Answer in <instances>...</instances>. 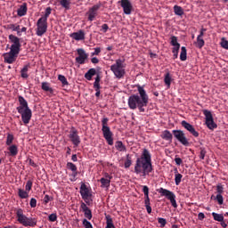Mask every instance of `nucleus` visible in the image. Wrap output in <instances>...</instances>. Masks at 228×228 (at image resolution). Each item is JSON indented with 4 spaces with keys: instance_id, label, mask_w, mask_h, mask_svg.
<instances>
[{
    "instance_id": "64",
    "label": "nucleus",
    "mask_w": 228,
    "mask_h": 228,
    "mask_svg": "<svg viewBox=\"0 0 228 228\" xmlns=\"http://www.w3.org/2000/svg\"><path fill=\"white\" fill-rule=\"evenodd\" d=\"M170 202L173 208H177V201H175V198L173 200H170Z\"/></svg>"
},
{
    "instance_id": "5",
    "label": "nucleus",
    "mask_w": 228,
    "mask_h": 228,
    "mask_svg": "<svg viewBox=\"0 0 228 228\" xmlns=\"http://www.w3.org/2000/svg\"><path fill=\"white\" fill-rule=\"evenodd\" d=\"M126 59H117L116 62L110 66V70L118 79H122L126 76Z\"/></svg>"
},
{
    "instance_id": "25",
    "label": "nucleus",
    "mask_w": 228,
    "mask_h": 228,
    "mask_svg": "<svg viewBox=\"0 0 228 228\" xmlns=\"http://www.w3.org/2000/svg\"><path fill=\"white\" fill-rule=\"evenodd\" d=\"M115 148L119 152H126L127 151V148H126V145H124V142H122V141H117L115 143Z\"/></svg>"
},
{
    "instance_id": "13",
    "label": "nucleus",
    "mask_w": 228,
    "mask_h": 228,
    "mask_svg": "<svg viewBox=\"0 0 228 228\" xmlns=\"http://www.w3.org/2000/svg\"><path fill=\"white\" fill-rule=\"evenodd\" d=\"M100 8H101V5L99 4H94L93 7L89 8L88 12H86V15L90 22H93V20H95V18L99 15Z\"/></svg>"
},
{
    "instance_id": "48",
    "label": "nucleus",
    "mask_w": 228,
    "mask_h": 228,
    "mask_svg": "<svg viewBox=\"0 0 228 228\" xmlns=\"http://www.w3.org/2000/svg\"><path fill=\"white\" fill-rule=\"evenodd\" d=\"M171 45L175 46V45H179V42H177V37L175 36H172L171 37V41H170Z\"/></svg>"
},
{
    "instance_id": "8",
    "label": "nucleus",
    "mask_w": 228,
    "mask_h": 228,
    "mask_svg": "<svg viewBox=\"0 0 228 228\" xmlns=\"http://www.w3.org/2000/svg\"><path fill=\"white\" fill-rule=\"evenodd\" d=\"M68 138H69L74 147H79L81 143V137H79V132H77V129H76V127L71 126Z\"/></svg>"
},
{
    "instance_id": "35",
    "label": "nucleus",
    "mask_w": 228,
    "mask_h": 228,
    "mask_svg": "<svg viewBox=\"0 0 228 228\" xmlns=\"http://www.w3.org/2000/svg\"><path fill=\"white\" fill-rule=\"evenodd\" d=\"M18 195H19L20 199H28V197H29V192L28 191L19 189Z\"/></svg>"
},
{
    "instance_id": "20",
    "label": "nucleus",
    "mask_w": 228,
    "mask_h": 228,
    "mask_svg": "<svg viewBox=\"0 0 228 228\" xmlns=\"http://www.w3.org/2000/svg\"><path fill=\"white\" fill-rule=\"evenodd\" d=\"M28 13V4L23 3L17 10L18 17H24Z\"/></svg>"
},
{
    "instance_id": "44",
    "label": "nucleus",
    "mask_w": 228,
    "mask_h": 228,
    "mask_svg": "<svg viewBox=\"0 0 228 228\" xmlns=\"http://www.w3.org/2000/svg\"><path fill=\"white\" fill-rule=\"evenodd\" d=\"M215 200L217 201V204L219 206L224 205V196H222V194H217L215 198Z\"/></svg>"
},
{
    "instance_id": "21",
    "label": "nucleus",
    "mask_w": 228,
    "mask_h": 228,
    "mask_svg": "<svg viewBox=\"0 0 228 228\" xmlns=\"http://www.w3.org/2000/svg\"><path fill=\"white\" fill-rule=\"evenodd\" d=\"M160 136L162 140H166V142H169L170 143H172V139L174 138V135L172 134V133H170V131L164 130Z\"/></svg>"
},
{
    "instance_id": "15",
    "label": "nucleus",
    "mask_w": 228,
    "mask_h": 228,
    "mask_svg": "<svg viewBox=\"0 0 228 228\" xmlns=\"http://www.w3.org/2000/svg\"><path fill=\"white\" fill-rule=\"evenodd\" d=\"M121 7L123 8V12L126 15H131L133 12V4L129 0H121L120 2Z\"/></svg>"
},
{
    "instance_id": "18",
    "label": "nucleus",
    "mask_w": 228,
    "mask_h": 228,
    "mask_svg": "<svg viewBox=\"0 0 228 228\" xmlns=\"http://www.w3.org/2000/svg\"><path fill=\"white\" fill-rule=\"evenodd\" d=\"M4 60L5 63H9V64L15 63V61H17V55L11 53L9 52L4 54Z\"/></svg>"
},
{
    "instance_id": "16",
    "label": "nucleus",
    "mask_w": 228,
    "mask_h": 228,
    "mask_svg": "<svg viewBox=\"0 0 228 228\" xmlns=\"http://www.w3.org/2000/svg\"><path fill=\"white\" fill-rule=\"evenodd\" d=\"M80 208L82 209L84 213L85 218L87 220H91L93 218L92 210L88 208V206L86 205L85 202H82L80 205Z\"/></svg>"
},
{
    "instance_id": "43",
    "label": "nucleus",
    "mask_w": 228,
    "mask_h": 228,
    "mask_svg": "<svg viewBox=\"0 0 228 228\" xmlns=\"http://www.w3.org/2000/svg\"><path fill=\"white\" fill-rule=\"evenodd\" d=\"M67 168H69V170H71V172H77V167L75 166V164L72 163V162H68L67 163Z\"/></svg>"
},
{
    "instance_id": "41",
    "label": "nucleus",
    "mask_w": 228,
    "mask_h": 228,
    "mask_svg": "<svg viewBox=\"0 0 228 228\" xmlns=\"http://www.w3.org/2000/svg\"><path fill=\"white\" fill-rule=\"evenodd\" d=\"M51 12H53V9L51 7H47L45 9V13L44 16L41 17V19L47 20L49 19V15H51Z\"/></svg>"
},
{
    "instance_id": "4",
    "label": "nucleus",
    "mask_w": 228,
    "mask_h": 228,
    "mask_svg": "<svg viewBox=\"0 0 228 228\" xmlns=\"http://www.w3.org/2000/svg\"><path fill=\"white\" fill-rule=\"evenodd\" d=\"M16 217L21 225L24 227H36L38 220L35 217H28L26 215H24V210L22 208H18L16 210Z\"/></svg>"
},
{
    "instance_id": "7",
    "label": "nucleus",
    "mask_w": 228,
    "mask_h": 228,
    "mask_svg": "<svg viewBox=\"0 0 228 228\" xmlns=\"http://www.w3.org/2000/svg\"><path fill=\"white\" fill-rule=\"evenodd\" d=\"M172 133L174 137L176 138L183 147H190V140L186 138V134L183 130H173Z\"/></svg>"
},
{
    "instance_id": "1",
    "label": "nucleus",
    "mask_w": 228,
    "mask_h": 228,
    "mask_svg": "<svg viewBox=\"0 0 228 228\" xmlns=\"http://www.w3.org/2000/svg\"><path fill=\"white\" fill-rule=\"evenodd\" d=\"M134 172L137 175H140V177H142L143 179L154 172V167H152V159L149 150L144 149L141 157L136 159Z\"/></svg>"
},
{
    "instance_id": "23",
    "label": "nucleus",
    "mask_w": 228,
    "mask_h": 228,
    "mask_svg": "<svg viewBox=\"0 0 228 228\" xmlns=\"http://www.w3.org/2000/svg\"><path fill=\"white\" fill-rule=\"evenodd\" d=\"M9 156L15 157L19 154V148L15 144H11L8 147Z\"/></svg>"
},
{
    "instance_id": "39",
    "label": "nucleus",
    "mask_w": 228,
    "mask_h": 228,
    "mask_svg": "<svg viewBox=\"0 0 228 228\" xmlns=\"http://www.w3.org/2000/svg\"><path fill=\"white\" fill-rule=\"evenodd\" d=\"M100 183H102V188H110L111 181H110V179H105L104 177H102L100 179Z\"/></svg>"
},
{
    "instance_id": "42",
    "label": "nucleus",
    "mask_w": 228,
    "mask_h": 228,
    "mask_svg": "<svg viewBox=\"0 0 228 228\" xmlns=\"http://www.w3.org/2000/svg\"><path fill=\"white\" fill-rule=\"evenodd\" d=\"M58 79H59V81H61V83L63 85V86H67V85H69V81H67V77H65V76L59 75Z\"/></svg>"
},
{
    "instance_id": "12",
    "label": "nucleus",
    "mask_w": 228,
    "mask_h": 228,
    "mask_svg": "<svg viewBox=\"0 0 228 228\" xmlns=\"http://www.w3.org/2000/svg\"><path fill=\"white\" fill-rule=\"evenodd\" d=\"M77 53L78 56L75 59L76 62L78 63V65H85L86 63V60H88V53H86L83 48H78Z\"/></svg>"
},
{
    "instance_id": "56",
    "label": "nucleus",
    "mask_w": 228,
    "mask_h": 228,
    "mask_svg": "<svg viewBox=\"0 0 228 228\" xmlns=\"http://www.w3.org/2000/svg\"><path fill=\"white\" fill-rule=\"evenodd\" d=\"M101 54V48L97 47L94 48V52L91 53L92 56H99Z\"/></svg>"
},
{
    "instance_id": "10",
    "label": "nucleus",
    "mask_w": 228,
    "mask_h": 228,
    "mask_svg": "<svg viewBox=\"0 0 228 228\" xmlns=\"http://www.w3.org/2000/svg\"><path fill=\"white\" fill-rule=\"evenodd\" d=\"M203 115L205 116L206 126L207 127H208V129H211L213 131V129H216V127H218V126L216 125V123H215V120L213 119V114L211 113V111L204 110Z\"/></svg>"
},
{
    "instance_id": "31",
    "label": "nucleus",
    "mask_w": 228,
    "mask_h": 228,
    "mask_svg": "<svg viewBox=\"0 0 228 228\" xmlns=\"http://www.w3.org/2000/svg\"><path fill=\"white\" fill-rule=\"evenodd\" d=\"M105 219H106L105 228H115V224H113V218H111V216L105 215Z\"/></svg>"
},
{
    "instance_id": "38",
    "label": "nucleus",
    "mask_w": 228,
    "mask_h": 228,
    "mask_svg": "<svg viewBox=\"0 0 228 228\" xmlns=\"http://www.w3.org/2000/svg\"><path fill=\"white\" fill-rule=\"evenodd\" d=\"M164 83L167 85V86L170 87V85L172 84V77H170V72H167L164 77Z\"/></svg>"
},
{
    "instance_id": "19",
    "label": "nucleus",
    "mask_w": 228,
    "mask_h": 228,
    "mask_svg": "<svg viewBox=\"0 0 228 228\" xmlns=\"http://www.w3.org/2000/svg\"><path fill=\"white\" fill-rule=\"evenodd\" d=\"M159 193L161 195H163L164 197H167V199H168V200H172L175 199V194H174V192H172L167 189L160 188Z\"/></svg>"
},
{
    "instance_id": "49",
    "label": "nucleus",
    "mask_w": 228,
    "mask_h": 228,
    "mask_svg": "<svg viewBox=\"0 0 228 228\" xmlns=\"http://www.w3.org/2000/svg\"><path fill=\"white\" fill-rule=\"evenodd\" d=\"M48 220L49 222H56V220H58V215H56V213L51 214L48 216Z\"/></svg>"
},
{
    "instance_id": "9",
    "label": "nucleus",
    "mask_w": 228,
    "mask_h": 228,
    "mask_svg": "<svg viewBox=\"0 0 228 228\" xmlns=\"http://www.w3.org/2000/svg\"><path fill=\"white\" fill-rule=\"evenodd\" d=\"M47 33V20L39 18L37 22V30L36 34L37 37H44Z\"/></svg>"
},
{
    "instance_id": "57",
    "label": "nucleus",
    "mask_w": 228,
    "mask_h": 228,
    "mask_svg": "<svg viewBox=\"0 0 228 228\" xmlns=\"http://www.w3.org/2000/svg\"><path fill=\"white\" fill-rule=\"evenodd\" d=\"M144 204H145V208L151 206V198H149V196L144 197Z\"/></svg>"
},
{
    "instance_id": "52",
    "label": "nucleus",
    "mask_w": 228,
    "mask_h": 228,
    "mask_svg": "<svg viewBox=\"0 0 228 228\" xmlns=\"http://www.w3.org/2000/svg\"><path fill=\"white\" fill-rule=\"evenodd\" d=\"M221 46L223 47V49H228V41L227 39H225V37L222 38Z\"/></svg>"
},
{
    "instance_id": "6",
    "label": "nucleus",
    "mask_w": 228,
    "mask_h": 228,
    "mask_svg": "<svg viewBox=\"0 0 228 228\" xmlns=\"http://www.w3.org/2000/svg\"><path fill=\"white\" fill-rule=\"evenodd\" d=\"M108 122H110L108 118H103L102 119V131L103 138L106 140L108 145H113V132H111V129L108 126Z\"/></svg>"
},
{
    "instance_id": "29",
    "label": "nucleus",
    "mask_w": 228,
    "mask_h": 228,
    "mask_svg": "<svg viewBox=\"0 0 228 228\" xmlns=\"http://www.w3.org/2000/svg\"><path fill=\"white\" fill-rule=\"evenodd\" d=\"M187 58H188V53L186 50V46H182L181 53H180V60L181 61H186Z\"/></svg>"
},
{
    "instance_id": "61",
    "label": "nucleus",
    "mask_w": 228,
    "mask_h": 228,
    "mask_svg": "<svg viewBox=\"0 0 228 228\" xmlns=\"http://www.w3.org/2000/svg\"><path fill=\"white\" fill-rule=\"evenodd\" d=\"M70 181H76V177H77V171H72Z\"/></svg>"
},
{
    "instance_id": "24",
    "label": "nucleus",
    "mask_w": 228,
    "mask_h": 228,
    "mask_svg": "<svg viewBox=\"0 0 228 228\" xmlns=\"http://www.w3.org/2000/svg\"><path fill=\"white\" fill-rule=\"evenodd\" d=\"M9 40L12 42V45L20 47V39L12 34L9 35Z\"/></svg>"
},
{
    "instance_id": "54",
    "label": "nucleus",
    "mask_w": 228,
    "mask_h": 228,
    "mask_svg": "<svg viewBox=\"0 0 228 228\" xmlns=\"http://www.w3.org/2000/svg\"><path fill=\"white\" fill-rule=\"evenodd\" d=\"M51 200H53V197H51L47 194L45 195V198H44L45 204H49V202H51Z\"/></svg>"
},
{
    "instance_id": "60",
    "label": "nucleus",
    "mask_w": 228,
    "mask_h": 228,
    "mask_svg": "<svg viewBox=\"0 0 228 228\" xmlns=\"http://www.w3.org/2000/svg\"><path fill=\"white\" fill-rule=\"evenodd\" d=\"M132 161H131V159H127L126 160V162H125V168H129V167H131V165H132Z\"/></svg>"
},
{
    "instance_id": "46",
    "label": "nucleus",
    "mask_w": 228,
    "mask_h": 228,
    "mask_svg": "<svg viewBox=\"0 0 228 228\" xmlns=\"http://www.w3.org/2000/svg\"><path fill=\"white\" fill-rule=\"evenodd\" d=\"M216 193L217 195H222L224 193V185L219 183L216 185Z\"/></svg>"
},
{
    "instance_id": "33",
    "label": "nucleus",
    "mask_w": 228,
    "mask_h": 228,
    "mask_svg": "<svg viewBox=\"0 0 228 228\" xmlns=\"http://www.w3.org/2000/svg\"><path fill=\"white\" fill-rule=\"evenodd\" d=\"M173 8L175 15H178L179 17H183V15H184V11L183 10V7L179 5H175Z\"/></svg>"
},
{
    "instance_id": "2",
    "label": "nucleus",
    "mask_w": 228,
    "mask_h": 228,
    "mask_svg": "<svg viewBox=\"0 0 228 228\" xmlns=\"http://www.w3.org/2000/svg\"><path fill=\"white\" fill-rule=\"evenodd\" d=\"M138 94H132L128 98V106L130 110H139L140 113H145V108L149 104V95L142 86H137Z\"/></svg>"
},
{
    "instance_id": "3",
    "label": "nucleus",
    "mask_w": 228,
    "mask_h": 228,
    "mask_svg": "<svg viewBox=\"0 0 228 228\" xmlns=\"http://www.w3.org/2000/svg\"><path fill=\"white\" fill-rule=\"evenodd\" d=\"M18 101L20 102V106L16 108L18 113L21 116V120L25 126H28L31 121V118L33 117V112L29 106L28 105V101L24 99L22 96H18Z\"/></svg>"
},
{
    "instance_id": "26",
    "label": "nucleus",
    "mask_w": 228,
    "mask_h": 228,
    "mask_svg": "<svg viewBox=\"0 0 228 228\" xmlns=\"http://www.w3.org/2000/svg\"><path fill=\"white\" fill-rule=\"evenodd\" d=\"M97 74V71L95 70V69L91 68L86 74H85V77L87 79V81H92V78L94 77V76H95Z\"/></svg>"
},
{
    "instance_id": "30",
    "label": "nucleus",
    "mask_w": 228,
    "mask_h": 228,
    "mask_svg": "<svg viewBox=\"0 0 228 228\" xmlns=\"http://www.w3.org/2000/svg\"><path fill=\"white\" fill-rule=\"evenodd\" d=\"M8 29H12V31H17L18 37H21L22 34L20 33V25L16 24H9Z\"/></svg>"
},
{
    "instance_id": "59",
    "label": "nucleus",
    "mask_w": 228,
    "mask_h": 228,
    "mask_svg": "<svg viewBox=\"0 0 228 228\" xmlns=\"http://www.w3.org/2000/svg\"><path fill=\"white\" fill-rule=\"evenodd\" d=\"M30 208H35L37 206V199L32 198L30 199Z\"/></svg>"
},
{
    "instance_id": "32",
    "label": "nucleus",
    "mask_w": 228,
    "mask_h": 228,
    "mask_svg": "<svg viewBox=\"0 0 228 228\" xmlns=\"http://www.w3.org/2000/svg\"><path fill=\"white\" fill-rule=\"evenodd\" d=\"M65 10H70V0H57Z\"/></svg>"
},
{
    "instance_id": "34",
    "label": "nucleus",
    "mask_w": 228,
    "mask_h": 228,
    "mask_svg": "<svg viewBox=\"0 0 228 228\" xmlns=\"http://www.w3.org/2000/svg\"><path fill=\"white\" fill-rule=\"evenodd\" d=\"M212 216L216 222H224V214H218L216 212L212 213Z\"/></svg>"
},
{
    "instance_id": "36",
    "label": "nucleus",
    "mask_w": 228,
    "mask_h": 228,
    "mask_svg": "<svg viewBox=\"0 0 228 228\" xmlns=\"http://www.w3.org/2000/svg\"><path fill=\"white\" fill-rule=\"evenodd\" d=\"M9 53H11V54H14L15 56H19V53H20V46H14L12 45Z\"/></svg>"
},
{
    "instance_id": "47",
    "label": "nucleus",
    "mask_w": 228,
    "mask_h": 228,
    "mask_svg": "<svg viewBox=\"0 0 228 228\" xmlns=\"http://www.w3.org/2000/svg\"><path fill=\"white\" fill-rule=\"evenodd\" d=\"M82 224H83L85 228H94V226L92 225V223H90L86 219H83Z\"/></svg>"
},
{
    "instance_id": "63",
    "label": "nucleus",
    "mask_w": 228,
    "mask_h": 228,
    "mask_svg": "<svg viewBox=\"0 0 228 228\" xmlns=\"http://www.w3.org/2000/svg\"><path fill=\"white\" fill-rule=\"evenodd\" d=\"M179 49H181V45H176L173 46L172 52L179 53Z\"/></svg>"
},
{
    "instance_id": "62",
    "label": "nucleus",
    "mask_w": 228,
    "mask_h": 228,
    "mask_svg": "<svg viewBox=\"0 0 228 228\" xmlns=\"http://www.w3.org/2000/svg\"><path fill=\"white\" fill-rule=\"evenodd\" d=\"M204 218H206V215H204V213H202V212H200L198 214V219L202 221V220H204Z\"/></svg>"
},
{
    "instance_id": "37",
    "label": "nucleus",
    "mask_w": 228,
    "mask_h": 228,
    "mask_svg": "<svg viewBox=\"0 0 228 228\" xmlns=\"http://www.w3.org/2000/svg\"><path fill=\"white\" fill-rule=\"evenodd\" d=\"M204 45H206V42L204 41V39L202 37L198 36L196 47H198L199 49H202Z\"/></svg>"
},
{
    "instance_id": "17",
    "label": "nucleus",
    "mask_w": 228,
    "mask_h": 228,
    "mask_svg": "<svg viewBox=\"0 0 228 228\" xmlns=\"http://www.w3.org/2000/svg\"><path fill=\"white\" fill-rule=\"evenodd\" d=\"M69 37L70 38H73V40L77 41L85 40V31L80 29L77 32L71 33Z\"/></svg>"
},
{
    "instance_id": "28",
    "label": "nucleus",
    "mask_w": 228,
    "mask_h": 228,
    "mask_svg": "<svg viewBox=\"0 0 228 228\" xmlns=\"http://www.w3.org/2000/svg\"><path fill=\"white\" fill-rule=\"evenodd\" d=\"M41 88L42 90H44V92H49L51 94H54V89L51 87V84H49V82H43Z\"/></svg>"
},
{
    "instance_id": "45",
    "label": "nucleus",
    "mask_w": 228,
    "mask_h": 228,
    "mask_svg": "<svg viewBox=\"0 0 228 228\" xmlns=\"http://www.w3.org/2000/svg\"><path fill=\"white\" fill-rule=\"evenodd\" d=\"M31 188H33V181L31 180H28L26 186H25V190L26 191H31Z\"/></svg>"
},
{
    "instance_id": "27",
    "label": "nucleus",
    "mask_w": 228,
    "mask_h": 228,
    "mask_svg": "<svg viewBox=\"0 0 228 228\" xmlns=\"http://www.w3.org/2000/svg\"><path fill=\"white\" fill-rule=\"evenodd\" d=\"M183 181V175L179 173L177 168L175 169V183L176 186H179L181 184V182Z\"/></svg>"
},
{
    "instance_id": "11",
    "label": "nucleus",
    "mask_w": 228,
    "mask_h": 228,
    "mask_svg": "<svg viewBox=\"0 0 228 228\" xmlns=\"http://www.w3.org/2000/svg\"><path fill=\"white\" fill-rule=\"evenodd\" d=\"M80 195L83 200H85L86 204H87V206H90V198H92V193H90V190L85 183H81Z\"/></svg>"
},
{
    "instance_id": "22",
    "label": "nucleus",
    "mask_w": 228,
    "mask_h": 228,
    "mask_svg": "<svg viewBox=\"0 0 228 228\" xmlns=\"http://www.w3.org/2000/svg\"><path fill=\"white\" fill-rule=\"evenodd\" d=\"M30 67L29 64H27L20 69V76L23 79H28V77H29L28 72L29 71Z\"/></svg>"
},
{
    "instance_id": "14",
    "label": "nucleus",
    "mask_w": 228,
    "mask_h": 228,
    "mask_svg": "<svg viewBox=\"0 0 228 228\" xmlns=\"http://www.w3.org/2000/svg\"><path fill=\"white\" fill-rule=\"evenodd\" d=\"M181 126L182 127H184V129H186V131H189L191 134H192V136H194V138H199V132H197V130H195V127L188 123L186 120H183L181 122Z\"/></svg>"
},
{
    "instance_id": "40",
    "label": "nucleus",
    "mask_w": 228,
    "mask_h": 228,
    "mask_svg": "<svg viewBox=\"0 0 228 228\" xmlns=\"http://www.w3.org/2000/svg\"><path fill=\"white\" fill-rule=\"evenodd\" d=\"M13 140H15V137L12 135V134L8 133L6 137L5 144L7 146H10L13 143Z\"/></svg>"
},
{
    "instance_id": "58",
    "label": "nucleus",
    "mask_w": 228,
    "mask_h": 228,
    "mask_svg": "<svg viewBox=\"0 0 228 228\" xmlns=\"http://www.w3.org/2000/svg\"><path fill=\"white\" fill-rule=\"evenodd\" d=\"M175 164L180 167V165H183V159L179 158V157H175Z\"/></svg>"
},
{
    "instance_id": "55",
    "label": "nucleus",
    "mask_w": 228,
    "mask_h": 228,
    "mask_svg": "<svg viewBox=\"0 0 228 228\" xmlns=\"http://www.w3.org/2000/svg\"><path fill=\"white\" fill-rule=\"evenodd\" d=\"M142 191L144 193V197H149V187L147 185L142 186Z\"/></svg>"
},
{
    "instance_id": "50",
    "label": "nucleus",
    "mask_w": 228,
    "mask_h": 228,
    "mask_svg": "<svg viewBox=\"0 0 228 228\" xmlns=\"http://www.w3.org/2000/svg\"><path fill=\"white\" fill-rule=\"evenodd\" d=\"M200 159H204V158H206V154H207V151H206V148H200Z\"/></svg>"
},
{
    "instance_id": "53",
    "label": "nucleus",
    "mask_w": 228,
    "mask_h": 228,
    "mask_svg": "<svg viewBox=\"0 0 228 228\" xmlns=\"http://www.w3.org/2000/svg\"><path fill=\"white\" fill-rule=\"evenodd\" d=\"M108 29H110V26L104 23L102 25V28L100 29V31H102V33H108Z\"/></svg>"
},
{
    "instance_id": "51",
    "label": "nucleus",
    "mask_w": 228,
    "mask_h": 228,
    "mask_svg": "<svg viewBox=\"0 0 228 228\" xmlns=\"http://www.w3.org/2000/svg\"><path fill=\"white\" fill-rule=\"evenodd\" d=\"M158 222L160 224V227H165V225H167V219L163 218V217H159L158 218Z\"/></svg>"
}]
</instances>
